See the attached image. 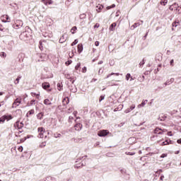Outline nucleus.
<instances>
[{
	"label": "nucleus",
	"mask_w": 181,
	"mask_h": 181,
	"mask_svg": "<svg viewBox=\"0 0 181 181\" xmlns=\"http://www.w3.org/2000/svg\"><path fill=\"white\" fill-rule=\"evenodd\" d=\"M12 118H13V117H12L11 115H4L3 117H0V124L1 122L4 123L5 122V119H12Z\"/></svg>",
	"instance_id": "1"
},
{
	"label": "nucleus",
	"mask_w": 181,
	"mask_h": 181,
	"mask_svg": "<svg viewBox=\"0 0 181 181\" xmlns=\"http://www.w3.org/2000/svg\"><path fill=\"white\" fill-rule=\"evenodd\" d=\"M108 134H110V132L108 130H100L98 133V136L100 137H104V136H107V135H108Z\"/></svg>",
	"instance_id": "2"
},
{
	"label": "nucleus",
	"mask_w": 181,
	"mask_h": 181,
	"mask_svg": "<svg viewBox=\"0 0 181 181\" xmlns=\"http://www.w3.org/2000/svg\"><path fill=\"white\" fill-rule=\"evenodd\" d=\"M23 127H24L23 122H20L19 120L16 122V123L14 124V127L18 129H22Z\"/></svg>",
	"instance_id": "3"
},
{
	"label": "nucleus",
	"mask_w": 181,
	"mask_h": 181,
	"mask_svg": "<svg viewBox=\"0 0 181 181\" xmlns=\"http://www.w3.org/2000/svg\"><path fill=\"white\" fill-rule=\"evenodd\" d=\"M37 131H38V132H40L38 134V138H43V136H44L43 132H46V130L45 129V128L38 127Z\"/></svg>",
	"instance_id": "4"
},
{
	"label": "nucleus",
	"mask_w": 181,
	"mask_h": 181,
	"mask_svg": "<svg viewBox=\"0 0 181 181\" xmlns=\"http://www.w3.org/2000/svg\"><path fill=\"white\" fill-rule=\"evenodd\" d=\"M21 103H22V99L16 98L13 103L12 108H16V107H18Z\"/></svg>",
	"instance_id": "5"
},
{
	"label": "nucleus",
	"mask_w": 181,
	"mask_h": 181,
	"mask_svg": "<svg viewBox=\"0 0 181 181\" xmlns=\"http://www.w3.org/2000/svg\"><path fill=\"white\" fill-rule=\"evenodd\" d=\"M164 131L162 130L159 127H156L154 129V134H158V135H162V134H163Z\"/></svg>",
	"instance_id": "6"
},
{
	"label": "nucleus",
	"mask_w": 181,
	"mask_h": 181,
	"mask_svg": "<svg viewBox=\"0 0 181 181\" xmlns=\"http://www.w3.org/2000/svg\"><path fill=\"white\" fill-rule=\"evenodd\" d=\"M103 9H104V6L103 4H98V6H96V11L98 13H100V12H101Z\"/></svg>",
	"instance_id": "7"
},
{
	"label": "nucleus",
	"mask_w": 181,
	"mask_h": 181,
	"mask_svg": "<svg viewBox=\"0 0 181 181\" xmlns=\"http://www.w3.org/2000/svg\"><path fill=\"white\" fill-rule=\"evenodd\" d=\"M42 87L44 88V90H47V88H50V83L48 82L42 83Z\"/></svg>",
	"instance_id": "8"
},
{
	"label": "nucleus",
	"mask_w": 181,
	"mask_h": 181,
	"mask_svg": "<svg viewBox=\"0 0 181 181\" xmlns=\"http://www.w3.org/2000/svg\"><path fill=\"white\" fill-rule=\"evenodd\" d=\"M83 128V124L81 123H77L75 124V129L76 131H81V129Z\"/></svg>",
	"instance_id": "9"
},
{
	"label": "nucleus",
	"mask_w": 181,
	"mask_h": 181,
	"mask_svg": "<svg viewBox=\"0 0 181 181\" xmlns=\"http://www.w3.org/2000/svg\"><path fill=\"white\" fill-rule=\"evenodd\" d=\"M117 27V23H113L110 25V30L111 32H114V30H115V28Z\"/></svg>",
	"instance_id": "10"
},
{
	"label": "nucleus",
	"mask_w": 181,
	"mask_h": 181,
	"mask_svg": "<svg viewBox=\"0 0 181 181\" xmlns=\"http://www.w3.org/2000/svg\"><path fill=\"white\" fill-rule=\"evenodd\" d=\"M62 103L63 105H67V104L70 103V99L69 98V97H66L63 99Z\"/></svg>",
	"instance_id": "11"
},
{
	"label": "nucleus",
	"mask_w": 181,
	"mask_h": 181,
	"mask_svg": "<svg viewBox=\"0 0 181 181\" xmlns=\"http://www.w3.org/2000/svg\"><path fill=\"white\" fill-rule=\"evenodd\" d=\"M163 54L162 53H158L156 55V60H158V62H162V57Z\"/></svg>",
	"instance_id": "12"
},
{
	"label": "nucleus",
	"mask_w": 181,
	"mask_h": 181,
	"mask_svg": "<svg viewBox=\"0 0 181 181\" xmlns=\"http://www.w3.org/2000/svg\"><path fill=\"white\" fill-rule=\"evenodd\" d=\"M3 22H4L5 23H6V22H9V21L11 20V18H9V16L8 15H4L3 16Z\"/></svg>",
	"instance_id": "13"
},
{
	"label": "nucleus",
	"mask_w": 181,
	"mask_h": 181,
	"mask_svg": "<svg viewBox=\"0 0 181 181\" xmlns=\"http://www.w3.org/2000/svg\"><path fill=\"white\" fill-rule=\"evenodd\" d=\"M177 26H179V21H174L173 23L172 30H176V28H177Z\"/></svg>",
	"instance_id": "14"
},
{
	"label": "nucleus",
	"mask_w": 181,
	"mask_h": 181,
	"mask_svg": "<svg viewBox=\"0 0 181 181\" xmlns=\"http://www.w3.org/2000/svg\"><path fill=\"white\" fill-rule=\"evenodd\" d=\"M42 2H43L45 5H52V4H53V1L52 0H42Z\"/></svg>",
	"instance_id": "15"
},
{
	"label": "nucleus",
	"mask_w": 181,
	"mask_h": 181,
	"mask_svg": "<svg viewBox=\"0 0 181 181\" xmlns=\"http://www.w3.org/2000/svg\"><path fill=\"white\" fill-rule=\"evenodd\" d=\"M77 47H78V53H81V52H83V44H78V45H77Z\"/></svg>",
	"instance_id": "16"
},
{
	"label": "nucleus",
	"mask_w": 181,
	"mask_h": 181,
	"mask_svg": "<svg viewBox=\"0 0 181 181\" xmlns=\"http://www.w3.org/2000/svg\"><path fill=\"white\" fill-rule=\"evenodd\" d=\"M44 116H45V113L41 112L37 115V119H43Z\"/></svg>",
	"instance_id": "17"
},
{
	"label": "nucleus",
	"mask_w": 181,
	"mask_h": 181,
	"mask_svg": "<svg viewBox=\"0 0 181 181\" xmlns=\"http://www.w3.org/2000/svg\"><path fill=\"white\" fill-rule=\"evenodd\" d=\"M173 81H175V78H170V80H168L166 81L165 83H164V86H169V84H172V83H173Z\"/></svg>",
	"instance_id": "18"
},
{
	"label": "nucleus",
	"mask_w": 181,
	"mask_h": 181,
	"mask_svg": "<svg viewBox=\"0 0 181 181\" xmlns=\"http://www.w3.org/2000/svg\"><path fill=\"white\" fill-rule=\"evenodd\" d=\"M146 103H148V100H144L141 102V103L138 105L139 108L140 107H145V105H146Z\"/></svg>",
	"instance_id": "19"
},
{
	"label": "nucleus",
	"mask_w": 181,
	"mask_h": 181,
	"mask_svg": "<svg viewBox=\"0 0 181 181\" xmlns=\"http://www.w3.org/2000/svg\"><path fill=\"white\" fill-rule=\"evenodd\" d=\"M141 25V23H135L133 25L131 26L130 29L132 30H134V29H135L136 28H138V26H139Z\"/></svg>",
	"instance_id": "20"
},
{
	"label": "nucleus",
	"mask_w": 181,
	"mask_h": 181,
	"mask_svg": "<svg viewBox=\"0 0 181 181\" xmlns=\"http://www.w3.org/2000/svg\"><path fill=\"white\" fill-rule=\"evenodd\" d=\"M70 91H71V93H77V88L76 87V86H71L70 88Z\"/></svg>",
	"instance_id": "21"
},
{
	"label": "nucleus",
	"mask_w": 181,
	"mask_h": 181,
	"mask_svg": "<svg viewBox=\"0 0 181 181\" xmlns=\"http://www.w3.org/2000/svg\"><path fill=\"white\" fill-rule=\"evenodd\" d=\"M15 45V42H13V40H11L10 42H8V46L9 47V49L10 50H12V47Z\"/></svg>",
	"instance_id": "22"
},
{
	"label": "nucleus",
	"mask_w": 181,
	"mask_h": 181,
	"mask_svg": "<svg viewBox=\"0 0 181 181\" xmlns=\"http://www.w3.org/2000/svg\"><path fill=\"white\" fill-rule=\"evenodd\" d=\"M44 104H45V105H52V103L49 99L44 100Z\"/></svg>",
	"instance_id": "23"
},
{
	"label": "nucleus",
	"mask_w": 181,
	"mask_h": 181,
	"mask_svg": "<svg viewBox=\"0 0 181 181\" xmlns=\"http://www.w3.org/2000/svg\"><path fill=\"white\" fill-rule=\"evenodd\" d=\"M57 88L59 91H62L63 90V85L60 83H57Z\"/></svg>",
	"instance_id": "24"
},
{
	"label": "nucleus",
	"mask_w": 181,
	"mask_h": 181,
	"mask_svg": "<svg viewBox=\"0 0 181 181\" xmlns=\"http://www.w3.org/2000/svg\"><path fill=\"white\" fill-rule=\"evenodd\" d=\"M66 37H64V35H62L61 38L59 39V43H64L66 42Z\"/></svg>",
	"instance_id": "25"
},
{
	"label": "nucleus",
	"mask_w": 181,
	"mask_h": 181,
	"mask_svg": "<svg viewBox=\"0 0 181 181\" xmlns=\"http://www.w3.org/2000/svg\"><path fill=\"white\" fill-rule=\"evenodd\" d=\"M160 5H163V6H165L166 4H168V0H160Z\"/></svg>",
	"instance_id": "26"
},
{
	"label": "nucleus",
	"mask_w": 181,
	"mask_h": 181,
	"mask_svg": "<svg viewBox=\"0 0 181 181\" xmlns=\"http://www.w3.org/2000/svg\"><path fill=\"white\" fill-rule=\"evenodd\" d=\"M21 78H22V76H18L16 79V81H14L15 84H19V81H21Z\"/></svg>",
	"instance_id": "27"
},
{
	"label": "nucleus",
	"mask_w": 181,
	"mask_h": 181,
	"mask_svg": "<svg viewBox=\"0 0 181 181\" xmlns=\"http://www.w3.org/2000/svg\"><path fill=\"white\" fill-rule=\"evenodd\" d=\"M77 30V27L76 26H74L71 30V32L72 33V35H74V33H76V31Z\"/></svg>",
	"instance_id": "28"
},
{
	"label": "nucleus",
	"mask_w": 181,
	"mask_h": 181,
	"mask_svg": "<svg viewBox=\"0 0 181 181\" xmlns=\"http://www.w3.org/2000/svg\"><path fill=\"white\" fill-rule=\"evenodd\" d=\"M129 78H131L130 81H132V77H131V74H127L126 80L128 81V80H129Z\"/></svg>",
	"instance_id": "29"
},
{
	"label": "nucleus",
	"mask_w": 181,
	"mask_h": 181,
	"mask_svg": "<svg viewBox=\"0 0 181 181\" xmlns=\"http://www.w3.org/2000/svg\"><path fill=\"white\" fill-rule=\"evenodd\" d=\"M39 49H40L41 51H43V42H42V41H40V42H39Z\"/></svg>",
	"instance_id": "30"
},
{
	"label": "nucleus",
	"mask_w": 181,
	"mask_h": 181,
	"mask_svg": "<svg viewBox=\"0 0 181 181\" xmlns=\"http://www.w3.org/2000/svg\"><path fill=\"white\" fill-rule=\"evenodd\" d=\"M0 57H3V59H5V57H6V53L4 52H0Z\"/></svg>",
	"instance_id": "31"
},
{
	"label": "nucleus",
	"mask_w": 181,
	"mask_h": 181,
	"mask_svg": "<svg viewBox=\"0 0 181 181\" xmlns=\"http://www.w3.org/2000/svg\"><path fill=\"white\" fill-rule=\"evenodd\" d=\"M78 43V40H74V41L71 44V46H76Z\"/></svg>",
	"instance_id": "32"
},
{
	"label": "nucleus",
	"mask_w": 181,
	"mask_h": 181,
	"mask_svg": "<svg viewBox=\"0 0 181 181\" xmlns=\"http://www.w3.org/2000/svg\"><path fill=\"white\" fill-rule=\"evenodd\" d=\"M105 98V95H100L99 98V103H101V101H103V100H104Z\"/></svg>",
	"instance_id": "33"
},
{
	"label": "nucleus",
	"mask_w": 181,
	"mask_h": 181,
	"mask_svg": "<svg viewBox=\"0 0 181 181\" xmlns=\"http://www.w3.org/2000/svg\"><path fill=\"white\" fill-rule=\"evenodd\" d=\"M120 173H122V175H125L127 173V170L125 168L120 169Z\"/></svg>",
	"instance_id": "34"
},
{
	"label": "nucleus",
	"mask_w": 181,
	"mask_h": 181,
	"mask_svg": "<svg viewBox=\"0 0 181 181\" xmlns=\"http://www.w3.org/2000/svg\"><path fill=\"white\" fill-rule=\"evenodd\" d=\"M86 16H87V15H86V13H82L79 16L80 19H86Z\"/></svg>",
	"instance_id": "35"
},
{
	"label": "nucleus",
	"mask_w": 181,
	"mask_h": 181,
	"mask_svg": "<svg viewBox=\"0 0 181 181\" xmlns=\"http://www.w3.org/2000/svg\"><path fill=\"white\" fill-rule=\"evenodd\" d=\"M80 67H81V63H78L76 64V66H75V70H78L80 69Z\"/></svg>",
	"instance_id": "36"
},
{
	"label": "nucleus",
	"mask_w": 181,
	"mask_h": 181,
	"mask_svg": "<svg viewBox=\"0 0 181 181\" xmlns=\"http://www.w3.org/2000/svg\"><path fill=\"white\" fill-rule=\"evenodd\" d=\"M73 63V61L71 59L68 60L67 62H65L66 66H70V64Z\"/></svg>",
	"instance_id": "37"
},
{
	"label": "nucleus",
	"mask_w": 181,
	"mask_h": 181,
	"mask_svg": "<svg viewBox=\"0 0 181 181\" xmlns=\"http://www.w3.org/2000/svg\"><path fill=\"white\" fill-rule=\"evenodd\" d=\"M166 145H170V144H172V140L170 139H167L165 141Z\"/></svg>",
	"instance_id": "38"
},
{
	"label": "nucleus",
	"mask_w": 181,
	"mask_h": 181,
	"mask_svg": "<svg viewBox=\"0 0 181 181\" xmlns=\"http://www.w3.org/2000/svg\"><path fill=\"white\" fill-rule=\"evenodd\" d=\"M144 64H145V59H143L142 62H141L139 63V67H142V66H144Z\"/></svg>",
	"instance_id": "39"
},
{
	"label": "nucleus",
	"mask_w": 181,
	"mask_h": 181,
	"mask_svg": "<svg viewBox=\"0 0 181 181\" xmlns=\"http://www.w3.org/2000/svg\"><path fill=\"white\" fill-rule=\"evenodd\" d=\"M167 117L166 116H163L161 117H158V120L159 121H165V119H166Z\"/></svg>",
	"instance_id": "40"
},
{
	"label": "nucleus",
	"mask_w": 181,
	"mask_h": 181,
	"mask_svg": "<svg viewBox=\"0 0 181 181\" xmlns=\"http://www.w3.org/2000/svg\"><path fill=\"white\" fill-rule=\"evenodd\" d=\"M31 94L32 95H35L37 98H39V97L40 96V93H32Z\"/></svg>",
	"instance_id": "41"
},
{
	"label": "nucleus",
	"mask_w": 181,
	"mask_h": 181,
	"mask_svg": "<svg viewBox=\"0 0 181 181\" xmlns=\"http://www.w3.org/2000/svg\"><path fill=\"white\" fill-rule=\"evenodd\" d=\"M176 11H177L178 13H181V5L177 6Z\"/></svg>",
	"instance_id": "42"
},
{
	"label": "nucleus",
	"mask_w": 181,
	"mask_h": 181,
	"mask_svg": "<svg viewBox=\"0 0 181 181\" xmlns=\"http://www.w3.org/2000/svg\"><path fill=\"white\" fill-rule=\"evenodd\" d=\"M135 153L134 152H126V155H129V156H134Z\"/></svg>",
	"instance_id": "43"
},
{
	"label": "nucleus",
	"mask_w": 181,
	"mask_h": 181,
	"mask_svg": "<svg viewBox=\"0 0 181 181\" xmlns=\"http://www.w3.org/2000/svg\"><path fill=\"white\" fill-rule=\"evenodd\" d=\"M44 146H46V141H44L40 144V148H44Z\"/></svg>",
	"instance_id": "44"
},
{
	"label": "nucleus",
	"mask_w": 181,
	"mask_h": 181,
	"mask_svg": "<svg viewBox=\"0 0 181 181\" xmlns=\"http://www.w3.org/2000/svg\"><path fill=\"white\" fill-rule=\"evenodd\" d=\"M28 114L30 115L35 114V110H33V109L30 110V111H28Z\"/></svg>",
	"instance_id": "45"
},
{
	"label": "nucleus",
	"mask_w": 181,
	"mask_h": 181,
	"mask_svg": "<svg viewBox=\"0 0 181 181\" xmlns=\"http://www.w3.org/2000/svg\"><path fill=\"white\" fill-rule=\"evenodd\" d=\"M60 136H62L61 134H59V133L54 134V138H60Z\"/></svg>",
	"instance_id": "46"
},
{
	"label": "nucleus",
	"mask_w": 181,
	"mask_h": 181,
	"mask_svg": "<svg viewBox=\"0 0 181 181\" xmlns=\"http://www.w3.org/2000/svg\"><path fill=\"white\" fill-rule=\"evenodd\" d=\"M18 149L19 152H23V146H21L18 147Z\"/></svg>",
	"instance_id": "47"
},
{
	"label": "nucleus",
	"mask_w": 181,
	"mask_h": 181,
	"mask_svg": "<svg viewBox=\"0 0 181 181\" xmlns=\"http://www.w3.org/2000/svg\"><path fill=\"white\" fill-rule=\"evenodd\" d=\"M46 57V54H40V59H45Z\"/></svg>",
	"instance_id": "48"
},
{
	"label": "nucleus",
	"mask_w": 181,
	"mask_h": 181,
	"mask_svg": "<svg viewBox=\"0 0 181 181\" xmlns=\"http://www.w3.org/2000/svg\"><path fill=\"white\" fill-rule=\"evenodd\" d=\"M35 103H36V100H32L30 101V105H35Z\"/></svg>",
	"instance_id": "49"
},
{
	"label": "nucleus",
	"mask_w": 181,
	"mask_h": 181,
	"mask_svg": "<svg viewBox=\"0 0 181 181\" xmlns=\"http://www.w3.org/2000/svg\"><path fill=\"white\" fill-rule=\"evenodd\" d=\"M86 71H87V67L84 66V67L82 69V72L86 73Z\"/></svg>",
	"instance_id": "50"
},
{
	"label": "nucleus",
	"mask_w": 181,
	"mask_h": 181,
	"mask_svg": "<svg viewBox=\"0 0 181 181\" xmlns=\"http://www.w3.org/2000/svg\"><path fill=\"white\" fill-rule=\"evenodd\" d=\"M125 114H128V112H131V110L129 108L124 110Z\"/></svg>",
	"instance_id": "51"
},
{
	"label": "nucleus",
	"mask_w": 181,
	"mask_h": 181,
	"mask_svg": "<svg viewBox=\"0 0 181 181\" xmlns=\"http://www.w3.org/2000/svg\"><path fill=\"white\" fill-rule=\"evenodd\" d=\"M166 156H168V154H167V153H163V154L160 156V158H166Z\"/></svg>",
	"instance_id": "52"
},
{
	"label": "nucleus",
	"mask_w": 181,
	"mask_h": 181,
	"mask_svg": "<svg viewBox=\"0 0 181 181\" xmlns=\"http://www.w3.org/2000/svg\"><path fill=\"white\" fill-rule=\"evenodd\" d=\"M135 109V105H132V106H130L129 110H131V111H132V110Z\"/></svg>",
	"instance_id": "53"
},
{
	"label": "nucleus",
	"mask_w": 181,
	"mask_h": 181,
	"mask_svg": "<svg viewBox=\"0 0 181 181\" xmlns=\"http://www.w3.org/2000/svg\"><path fill=\"white\" fill-rule=\"evenodd\" d=\"M163 179H165V175H161L160 177V181H163Z\"/></svg>",
	"instance_id": "54"
},
{
	"label": "nucleus",
	"mask_w": 181,
	"mask_h": 181,
	"mask_svg": "<svg viewBox=\"0 0 181 181\" xmlns=\"http://www.w3.org/2000/svg\"><path fill=\"white\" fill-rule=\"evenodd\" d=\"M13 28L14 29H16V28H19V25H18V24H13Z\"/></svg>",
	"instance_id": "55"
},
{
	"label": "nucleus",
	"mask_w": 181,
	"mask_h": 181,
	"mask_svg": "<svg viewBox=\"0 0 181 181\" xmlns=\"http://www.w3.org/2000/svg\"><path fill=\"white\" fill-rule=\"evenodd\" d=\"M65 77L67 78V80H69L71 78L70 74H65Z\"/></svg>",
	"instance_id": "56"
},
{
	"label": "nucleus",
	"mask_w": 181,
	"mask_h": 181,
	"mask_svg": "<svg viewBox=\"0 0 181 181\" xmlns=\"http://www.w3.org/2000/svg\"><path fill=\"white\" fill-rule=\"evenodd\" d=\"M69 81H71V84H74V80H73V78H70V79H69Z\"/></svg>",
	"instance_id": "57"
},
{
	"label": "nucleus",
	"mask_w": 181,
	"mask_h": 181,
	"mask_svg": "<svg viewBox=\"0 0 181 181\" xmlns=\"http://www.w3.org/2000/svg\"><path fill=\"white\" fill-rule=\"evenodd\" d=\"M69 81H71V84H74V80H73V78H70V79H69Z\"/></svg>",
	"instance_id": "58"
},
{
	"label": "nucleus",
	"mask_w": 181,
	"mask_h": 181,
	"mask_svg": "<svg viewBox=\"0 0 181 181\" xmlns=\"http://www.w3.org/2000/svg\"><path fill=\"white\" fill-rule=\"evenodd\" d=\"M69 81H71V84H74V80H73V78H70V79H69Z\"/></svg>",
	"instance_id": "59"
},
{
	"label": "nucleus",
	"mask_w": 181,
	"mask_h": 181,
	"mask_svg": "<svg viewBox=\"0 0 181 181\" xmlns=\"http://www.w3.org/2000/svg\"><path fill=\"white\" fill-rule=\"evenodd\" d=\"M27 138L24 137L23 139H21V142H25V141H26Z\"/></svg>",
	"instance_id": "60"
},
{
	"label": "nucleus",
	"mask_w": 181,
	"mask_h": 181,
	"mask_svg": "<svg viewBox=\"0 0 181 181\" xmlns=\"http://www.w3.org/2000/svg\"><path fill=\"white\" fill-rule=\"evenodd\" d=\"M173 63H175V61L173 59H171L170 62V66H173Z\"/></svg>",
	"instance_id": "61"
},
{
	"label": "nucleus",
	"mask_w": 181,
	"mask_h": 181,
	"mask_svg": "<svg viewBox=\"0 0 181 181\" xmlns=\"http://www.w3.org/2000/svg\"><path fill=\"white\" fill-rule=\"evenodd\" d=\"M144 74H145L146 76H148V74H151V71H146L144 73Z\"/></svg>",
	"instance_id": "62"
},
{
	"label": "nucleus",
	"mask_w": 181,
	"mask_h": 181,
	"mask_svg": "<svg viewBox=\"0 0 181 181\" xmlns=\"http://www.w3.org/2000/svg\"><path fill=\"white\" fill-rule=\"evenodd\" d=\"M177 142L181 145V138L177 140Z\"/></svg>",
	"instance_id": "63"
},
{
	"label": "nucleus",
	"mask_w": 181,
	"mask_h": 181,
	"mask_svg": "<svg viewBox=\"0 0 181 181\" xmlns=\"http://www.w3.org/2000/svg\"><path fill=\"white\" fill-rule=\"evenodd\" d=\"M94 28H100V24L98 23H96L95 25H94Z\"/></svg>",
	"instance_id": "64"
}]
</instances>
